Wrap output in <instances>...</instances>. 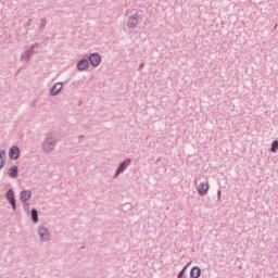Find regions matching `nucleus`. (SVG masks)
I'll return each mask as SVG.
<instances>
[{"instance_id": "1", "label": "nucleus", "mask_w": 278, "mask_h": 278, "mask_svg": "<svg viewBox=\"0 0 278 278\" xmlns=\"http://www.w3.org/2000/svg\"><path fill=\"white\" fill-rule=\"evenodd\" d=\"M59 140L55 138L53 132L46 134V138L42 141V151L43 153H51L55 151V147H58Z\"/></svg>"}, {"instance_id": "2", "label": "nucleus", "mask_w": 278, "mask_h": 278, "mask_svg": "<svg viewBox=\"0 0 278 278\" xmlns=\"http://www.w3.org/2000/svg\"><path fill=\"white\" fill-rule=\"evenodd\" d=\"M38 236L41 242H49V240H51V233L49 232V229H47V227L45 226H40L38 228Z\"/></svg>"}, {"instance_id": "3", "label": "nucleus", "mask_w": 278, "mask_h": 278, "mask_svg": "<svg viewBox=\"0 0 278 278\" xmlns=\"http://www.w3.org/2000/svg\"><path fill=\"white\" fill-rule=\"evenodd\" d=\"M131 164V159H126L124 162H122L118 167L115 170L114 178L118 177V175L123 174V172L126 168H129V165Z\"/></svg>"}, {"instance_id": "4", "label": "nucleus", "mask_w": 278, "mask_h": 278, "mask_svg": "<svg viewBox=\"0 0 278 278\" xmlns=\"http://www.w3.org/2000/svg\"><path fill=\"white\" fill-rule=\"evenodd\" d=\"M5 199L9 200V203L12 210H16V198L14 197V190L9 189L5 193Z\"/></svg>"}, {"instance_id": "5", "label": "nucleus", "mask_w": 278, "mask_h": 278, "mask_svg": "<svg viewBox=\"0 0 278 278\" xmlns=\"http://www.w3.org/2000/svg\"><path fill=\"white\" fill-rule=\"evenodd\" d=\"M89 62H90L91 66H93V68H97V66H99V64H101V55L97 52L91 53L89 55Z\"/></svg>"}, {"instance_id": "6", "label": "nucleus", "mask_w": 278, "mask_h": 278, "mask_svg": "<svg viewBox=\"0 0 278 278\" xmlns=\"http://www.w3.org/2000/svg\"><path fill=\"white\" fill-rule=\"evenodd\" d=\"M62 88H64V84L62 83H55L51 88H50V97H58L60 92H62Z\"/></svg>"}, {"instance_id": "7", "label": "nucleus", "mask_w": 278, "mask_h": 278, "mask_svg": "<svg viewBox=\"0 0 278 278\" xmlns=\"http://www.w3.org/2000/svg\"><path fill=\"white\" fill-rule=\"evenodd\" d=\"M9 157L11 160H18V157H21V148L17 146L11 147L9 150Z\"/></svg>"}, {"instance_id": "8", "label": "nucleus", "mask_w": 278, "mask_h": 278, "mask_svg": "<svg viewBox=\"0 0 278 278\" xmlns=\"http://www.w3.org/2000/svg\"><path fill=\"white\" fill-rule=\"evenodd\" d=\"M29 199H31V190L21 191L20 201H22L23 203H27V201H29Z\"/></svg>"}, {"instance_id": "9", "label": "nucleus", "mask_w": 278, "mask_h": 278, "mask_svg": "<svg viewBox=\"0 0 278 278\" xmlns=\"http://www.w3.org/2000/svg\"><path fill=\"white\" fill-rule=\"evenodd\" d=\"M207 190H210V185H207V182H201L198 187V192L201 197H205Z\"/></svg>"}, {"instance_id": "10", "label": "nucleus", "mask_w": 278, "mask_h": 278, "mask_svg": "<svg viewBox=\"0 0 278 278\" xmlns=\"http://www.w3.org/2000/svg\"><path fill=\"white\" fill-rule=\"evenodd\" d=\"M88 66H90V63L86 59H81L77 63L78 71H88Z\"/></svg>"}, {"instance_id": "11", "label": "nucleus", "mask_w": 278, "mask_h": 278, "mask_svg": "<svg viewBox=\"0 0 278 278\" xmlns=\"http://www.w3.org/2000/svg\"><path fill=\"white\" fill-rule=\"evenodd\" d=\"M9 176L12 179H16V177H18V166L13 165L9 168Z\"/></svg>"}, {"instance_id": "12", "label": "nucleus", "mask_w": 278, "mask_h": 278, "mask_svg": "<svg viewBox=\"0 0 278 278\" xmlns=\"http://www.w3.org/2000/svg\"><path fill=\"white\" fill-rule=\"evenodd\" d=\"M136 25H138V17L136 16V14H134L128 20V27H129V29H134V27H136Z\"/></svg>"}, {"instance_id": "13", "label": "nucleus", "mask_w": 278, "mask_h": 278, "mask_svg": "<svg viewBox=\"0 0 278 278\" xmlns=\"http://www.w3.org/2000/svg\"><path fill=\"white\" fill-rule=\"evenodd\" d=\"M190 277L191 278H200L201 277V268L199 267H193L190 271Z\"/></svg>"}, {"instance_id": "14", "label": "nucleus", "mask_w": 278, "mask_h": 278, "mask_svg": "<svg viewBox=\"0 0 278 278\" xmlns=\"http://www.w3.org/2000/svg\"><path fill=\"white\" fill-rule=\"evenodd\" d=\"M5 150H0V168H3L5 166Z\"/></svg>"}, {"instance_id": "15", "label": "nucleus", "mask_w": 278, "mask_h": 278, "mask_svg": "<svg viewBox=\"0 0 278 278\" xmlns=\"http://www.w3.org/2000/svg\"><path fill=\"white\" fill-rule=\"evenodd\" d=\"M36 49H38V43L31 45L30 48L26 51L31 56V55H34V53H38V51Z\"/></svg>"}, {"instance_id": "16", "label": "nucleus", "mask_w": 278, "mask_h": 278, "mask_svg": "<svg viewBox=\"0 0 278 278\" xmlns=\"http://www.w3.org/2000/svg\"><path fill=\"white\" fill-rule=\"evenodd\" d=\"M30 216H31L33 223H38V210L33 208L30 211Z\"/></svg>"}, {"instance_id": "17", "label": "nucleus", "mask_w": 278, "mask_h": 278, "mask_svg": "<svg viewBox=\"0 0 278 278\" xmlns=\"http://www.w3.org/2000/svg\"><path fill=\"white\" fill-rule=\"evenodd\" d=\"M45 27H47V17L40 20L39 31H45Z\"/></svg>"}, {"instance_id": "18", "label": "nucleus", "mask_w": 278, "mask_h": 278, "mask_svg": "<svg viewBox=\"0 0 278 278\" xmlns=\"http://www.w3.org/2000/svg\"><path fill=\"white\" fill-rule=\"evenodd\" d=\"M21 58L24 60V62H29L31 60V56L27 50L21 55Z\"/></svg>"}, {"instance_id": "19", "label": "nucleus", "mask_w": 278, "mask_h": 278, "mask_svg": "<svg viewBox=\"0 0 278 278\" xmlns=\"http://www.w3.org/2000/svg\"><path fill=\"white\" fill-rule=\"evenodd\" d=\"M277 150H278V140H275L271 143V153H277Z\"/></svg>"}, {"instance_id": "20", "label": "nucleus", "mask_w": 278, "mask_h": 278, "mask_svg": "<svg viewBox=\"0 0 278 278\" xmlns=\"http://www.w3.org/2000/svg\"><path fill=\"white\" fill-rule=\"evenodd\" d=\"M34 23V21L31 18L27 20L26 22V26L27 27H31V24Z\"/></svg>"}, {"instance_id": "21", "label": "nucleus", "mask_w": 278, "mask_h": 278, "mask_svg": "<svg viewBox=\"0 0 278 278\" xmlns=\"http://www.w3.org/2000/svg\"><path fill=\"white\" fill-rule=\"evenodd\" d=\"M184 273H186V267H184V269L178 274V278L184 277Z\"/></svg>"}, {"instance_id": "22", "label": "nucleus", "mask_w": 278, "mask_h": 278, "mask_svg": "<svg viewBox=\"0 0 278 278\" xmlns=\"http://www.w3.org/2000/svg\"><path fill=\"white\" fill-rule=\"evenodd\" d=\"M38 101L37 100H34L31 103H30V108H36Z\"/></svg>"}, {"instance_id": "23", "label": "nucleus", "mask_w": 278, "mask_h": 278, "mask_svg": "<svg viewBox=\"0 0 278 278\" xmlns=\"http://www.w3.org/2000/svg\"><path fill=\"white\" fill-rule=\"evenodd\" d=\"M78 142H79V144H81V142H84V135H80V136L78 137Z\"/></svg>"}, {"instance_id": "24", "label": "nucleus", "mask_w": 278, "mask_h": 278, "mask_svg": "<svg viewBox=\"0 0 278 278\" xmlns=\"http://www.w3.org/2000/svg\"><path fill=\"white\" fill-rule=\"evenodd\" d=\"M29 207V204L24 203V208L27 210Z\"/></svg>"}, {"instance_id": "25", "label": "nucleus", "mask_w": 278, "mask_h": 278, "mask_svg": "<svg viewBox=\"0 0 278 278\" xmlns=\"http://www.w3.org/2000/svg\"><path fill=\"white\" fill-rule=\"evenodd\" d=\"M218 197H220V191H218Z\"/></svg>"}]
</instances>
